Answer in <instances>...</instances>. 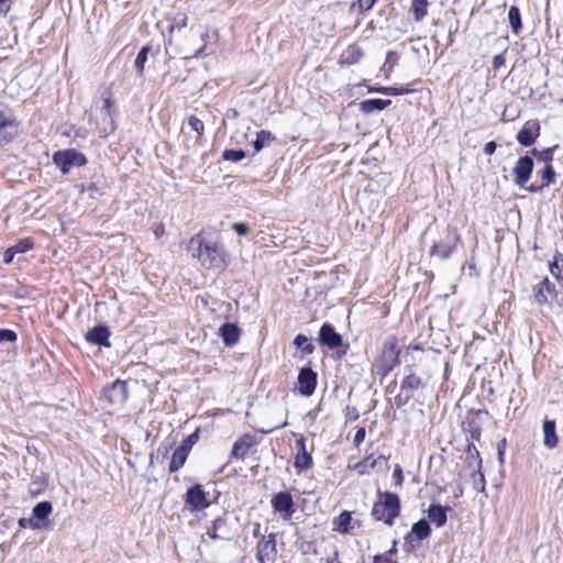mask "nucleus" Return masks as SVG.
Masks as SVG:
<instances>
[{
  "instance_id": "1",
  "label": "nucleus",
  "mask_w": 563,
  "mask_h": 563,
  "mask_svg": "<svg viewBox=\"0 0 563 563\" xmlns=\"http://www.w3.org/2000/svg\"><path fill=\"white\" fill-rule=\"evenodd\" d=\"M88 122L92 132L100 137H107L117 130L114 103L109 91H104L91 106Z\"/></svg>"
},
{
  "instance_id": "2",
  "label": "nucleus",
  "mask_w": 563,
  "mask_h": 563,
  "mask_svg": "<svg viewBox=\"0 0 563 563\" xmlns=\"http://www.w3.org/2000/svg\"><path fill=\"white\" fill-rule=\"evenodd\" d=\"M400 514L401 499L399 495L390 490L378 489L371 510L372 518L387 527H393Z\"/></svg>"
},
{
  "instance_id": "3",
  "label": "nucleus",
  "mask_w": 563,
  "mask_h": 563,
  "mask_svg": "<svg viewBox=\"0 0 563 563\" xmlns=\"http://www.w3.org/2000/svg\"><path fill=\"white\" fill-rule=\"evenodd\" d=\"M399 341L396 335H389L383 343L375 357L373 367L375 373L383 379L387 377L400 364Z\"/></svg>"
},
{
  "instance_id": "4",
  "label": "nucleus",
  "mask_w": 563,
  "mask_h": 563,
  "mask_svg": "<svg viewBox=\"0 0 563 563\" xmlns=\"http://www.w3.org/2000/svg\"><path fill=\"white\" fill-rule=\"evenodd\" d=\"M19 134V124L12 109L0 102V145L11 143Z\"/></svg>"
},
{
  "instance_id": "5",
  "label": "nucleus",
  "mask_w": 563,
  "mask_h": 563,
  "mask_svg": "<svg viewBox=\"0 0 563 563\" xmlns=\"http://www.w3.org/2000/svg\"><path fill=\"white\" fill-rule=\"evenodd\" d=\"M296 453L294 454V468L297 475L308 472L313 467L312 453L307 450L306 438L301 433H294Z\"/></svg>"
},
{
  "instance_id": "6",
  "label": "nucleus",
  "mask_w": 563,
  "mask_h": 563,
  "mask_svg": "<svg viewBox=\"0 0 563 563\" xmlns=\"http://www.w3.org/2000/svg\"><path fill=\"white\" fill-rule=\"evenodd\" d=\"M277 553V534L271 532L262 536L256 544L257 563H276Z\"/></svg>"
},
{
  "instance_id": "7",
  "label": "nucleus",
  "mask_w": 563,
  "mask_h": 563,
  "mask_svg": "<svg viewBox=\"0 0 563 563\" xmlns=\"http://www.w3.org/2000/svg\"><path fill=\"white\" fill-rule=\"evenodd\" d=\"M53 162L62 170L63 174H68L69 170L77 166L86 165V156L76 150L58 151L53 155Z\"/></svg>"
},
{
  "instance_id": "8",
  "label": "nucleus",
  "mask_w": 563,
  "mask_h": 563,
  "mask_svg": "<svg viewBox=\"0 0 563 563\" xmlns=\"http://www.w3.org/2000/svg\"><path fill=\"white\" fill-rule=\"evenodd\" d=\"M426 386L422 378L419 377L413 372H410L409 374L405 375L401 379L400 384V393L395 396V405L397 408H401L406 406L410 399L412 398V395L409 394V390H418Z\"/></svg>"
},
{
  "instance_id": "9",
  "label": "nucleus",
  "mask_w": 563,
  "mask_h": 563,
  "mask_svg": "<svg viewBox=\"0 0 563 563\" xmlns=\"http://www.w3.org/2000/svg\"><path fill=\"white\" fill-rule=\"evenodd\" d=\"M271 506L286 521L290 520L296 512L294 497L288 490L274 494L271 498Z\"/></svg>"
},
{
  "instance_id": "10",
  "label": "nucleus",
  "mask_w": 563,
  "mask_h": 563,
  "mask_svg": "<svg viewBox=\"0 0 563 563\" xmlns=\"http://www.w3.org/2000/svg\"><path fill=\"white\" fill-rule=\"evenodd\" d=\"M318 340L321 345L331 350L343 347L340 356L345 355L349 350V344H344L342 335L338 333L334 327L329 322H325L320 327Z\"/></svg>"
},
{
  "instance_id": "11",
  "label": "nucleus",
  "mask_w": 563,
  "mask_h": 563,
  "mask_svg": "<svg viewBox=\"0 0 563 563\" xmlns=\"http://www.w3.org/2000/svg\"><path fill=\"white\" fill-rule=\"evenodd\" d=\"M201 266L207 269H222L225 266V253L223 249H197V254Z\"/></svg>"
},
{
  "instance_id": "12",
  "label": "nucleus",
  "mask_w": 563,
  "mask_h": 563,
  "mask_svg": "<svg viewBox=\"0 0 563 563\" xmlns=\"http://www.w3.org/2000/svg\"><path fill=\"white\" fill-rule=\"evenodd\" d=\"M383 462H387V457L385 455L369 453L356 463H349L346 465V470L356 473L358 476H365L375 471Z\"/></svg>"
},
{
  "instance_id": "13",
  "label": "nucleus",
  "mask_w": 563,
  "mask_h": 563,
  "mask_svg": "<svg viewBox=\"0 0 563 563\" xmlns=\"http://www.w3.org/2000/svg\"><path fill=\"white\" fill-rule=\"evenodd\" d=\"M184 500L191 511H200L211 505L208 500V493L203 489V486L198 483L187 489Z\"/></svg>"
},
{
  "instance_id": "14",
  "label": "nucleus",
  "mask_w": 563,
  "mask_h": 563,
  "mask_svg": "<svg viewBox=\"0 0 563 563\" xmlns=\"http://www.w3.org/2000/svg\"><path fill=\"white\" fill-rule=\"evenodd\" d=\"M483 415H488L487 410L471 409L467 411L465 421L462 424L463 431L468 435L467 441H479L482 437V422Z\"/></svg>"
},
{
  "instance_id": "15",
  "label": "nucleus",
  "mask_w": 563,
  "mask_h": 563,
  "mask_svg": "<svg viewBox=\"0 0 563 563\" xmlns=\"http://www.w3.org/2000/svg\"><path fill=\"white\" fill-rule=\"evenodd\" d=\"M533 299L540 306H550L551 299H554L558 295L555 285L548 278L544 277L532 288Z\"/></svg>"
},
{
  "instance_id": "16",
  "label": "nucleus",
  "mask_w": 563,
  "mask_h": 563,
  "mask_svg": "<svg viewBox=\"0 0 563 563\" xmlns=\"http://www.w3.org/2000/svg\"><path fill=\"white\" fill-rule=\"evenodd\" d=\"M298 391L305 397H310L318 385V374L311 367L300 368L297 377Z\"/></svg>"
},
{
  "instance_id": "17",
  "label": "nucleus",
  "mask_w": 563,
  "mask_h": 563,
  "mask_svg": "<svg viewBox=\"0 0 563 563\" xmlns=\"http://www.w3.org/2000/svg\"><path fill=\"white\" fill-rule=\"evenodd\" d=\"M104 398L111 405H122L129 398L128 383L125 380L117 379L111 386L103 389Z\"/></svg>"
},
{
  "instance_id": "18",
  "label": "nucleus",
  "mask_w": 563,
  "mask_h": 563,
  "mask_svg": "<svg viewBox=\"0 0 563 563\" xmlns=\"http://www.w3.org/2000/svg\"><path fill=\"white\" fill-rule=\"evenodd\" d=\"M533 159L526 155L520 157L514 166L512 173L515 177V184L519 187L526 188L533 170Z\"/></svg>"
},
{
  "instance_id": "19",
  "label": "nucleus",
  "mask_w": 563,
  "mask_h": 563,
  "mask_svg": "<svg viewBox=\"0 0 563 563\" xmlns=\"http://www.w3.org/2000/svg\"><path fill=\"white\" fill-rule=\"evenodd\" d=\"M361 527V521L355 520L349 510L341 511L332 519V530L340 534H349L354 528Z\"/></svg>"
},
{
  "instance_id": "20",
  "label": "nucleus",
  "mask_w": 563,
  "mask_h": 563,
  "mask_svg": "<svg viewBox=\"0 0 563 563\" xmlns=\"http://www.w3.org/2000/svg\"><path fill=\"white\" fill-rule=\"evenodd\" d=\"M540 135V123L538 120L527 121L517 133V141L522 146H531Z\"/></svg>"
},
{
  "instance_id": "21",
  "label": "nucleus",
  "mask_w": 563,
  "mask_h": 563,
  "mask_svg": "<svg viewBox=\"0 0 563 563\" xmlns=\"http://www.w3.org/2000/svg\"><path fill=\"white\" fill-rule=\"evenodd\" d=\"M258 443L257 438L252 433H244L233 443L231 455L236 460H243L252 448Z\"/></svg>"
},
{
  "instance_id": "22",
  "label": "nucleus",
  "mask_w": 563,
  "mask_h": 563,
  "mask_svg": "<svg viewBox=\"0 0 563 563\" xmlns=\"http://www.w3.org/2000/svg\"><path fill=\"white\" fill-rule=\"evenodd\" d=\"M431 534V528L427 520L420 519L415 522L411 530L405 536L406 543L413 545L415 541H422L429 538Z\"/></svg>"
},
{
  "instance_id": "23",
  "label": "nucleus",
  "mask_w": 563,
  "mask_h": 563,
  "mask_svg": "<svg viewBox=\"0 0 563 563\" xmlns=\"http://www.w3.org/2000/svg\"><path fill=\"white\" fill-rule=\"evenodd\" d=\"M86 340L89 343L109 347L111 345L110 331L106 325H96L86 333Z\"/></svg>"
},
{
  "instance_id": "24",
  "label": "nucleus",
  "mask_w": 563,
  "mask_h": 563,
  "mask_svg": "<svg viewBox=\"0 0 563 563\" xmlns=\"http://www.w3.org/2000/svg\"><path fill=\"white\" fill-rule=\"evenodd\" d=\"M543 430V444L548 449H555L559 445L560 439L556 433L555 420L545 419L542 424Z\"/></svg>"
},
{
  "instance_id": "25",
  "label": "nucleus",
  "mask_w": 563,
  "mask_h": 563,
  "mask_svg": "<svg viewBox=\"0 0 563 563\" xmlns=\"http://www.w3.org/2000/svg\"><path fill=\"white\" fill-rule=\"evenodd\" d=\"M450 506L430 505L428 508V518L438 527H443L448 520V511H451Z\"/></svg>"
},
{
  "instance_id": "26",
  "label": "nucleus",
  "mask_w": 563,
  "mask_h": 563,
  "mask_svg": "<svg viewBox=\"0 0 563 563\" xmlns=\"http://www.w3.org/2000/svg\"><path fill=\"white\" fill-rule=\"evenodd\" d=\"M363 55H364L363 49L358 45L352 44V45L347 46L342 52V54L339 58V63L341 65H346V66L355 65V64L360 63Z\"/></svg>"
},
{
  "instance_id": "27",
  "label": "nucleus",
  "mask_w": 563,
  "mask_h": 563,
  "mask_svg": "<svg viewBox=\"0 0 563 563\" xmlns=\"http://www.w3.org/2000/svg\"><path fill=\"white\" fill-rule=\"evenodd\" d=\"M220 335L222 338L223 343L227 346H233L236 344L241 336V331L236 324L227 322L220 328Z\"/></svg>"
},
{
  "instance_id": "28",
  "label": "nucleus",
  "mask_w": 563,
  "mask_h": 563,
  "mask_svg": "<svg viewBox=\"0 0 563 563\" xmlns=\"http://www.w3.org/2000/svg\"><path fill=\"white\" fill-rule=\"evenodd\" d=\"M390 103L389 99H366L358 103V109L363 114H371L376 111H383Z\"/></svg>"
},
{
  "instance_id": "29",
  "label": "nucleus",
  "mask_w": 563,
  "mask_h": 563,
  "mask_svg": "<svg viewBox=\"0 0 563 563\" xmlns=\"http://www.w3.org/2000/svg\"><path fill=\"white\" fill-rule=\"evenodd\" d=\"M555 172L551 165H545L541 172V183H533L530 186L526 187V189L530 192L541 191L543 188L548 187L551 183L554 181Z\"/></svg>"
},
{
  "instance_id": "30",
  "label": "nucleus",
  "mask_w": 563,
  "mask_h": 563,
  "mask_svg": "<svg viewBox=\"0 0 563 563\" xmlns=\"http://www.w3.org/2000/svg\"><path fill=\"white\" fill-rule=\"evenodd\" d=\"M189 454L190 453L186 451V449L177 446L172 454L168 472L173 474L183 468Z\"/></svg>"
},
{
  "instance_id": "31",
  "label": "nucleus",
  "mask_w": 563,
  "mask_h": 563,
  "mask_svg": "<svg viewBox=\"0 0 563 563\" xmlns=\"http://www.w3.org/2000/svg\"><path fill=\"white\" fill-rule=\"evenodd\" d=\"M475 442L476 441H467V445H466L467 457H466V461H467L468 466L476 467L477 471H479L481 467H482V459H481L479 452H478V450H477V448L475 445Z\"/></svg>"
},
{
  "instance_id": "32",
  "label": "nucleus",
  "mask_w": 563,
  "mask_h": 563,
  "mask_svg": "<svg viewBox=\"0 0 563 563\" xmlns=\"http://www.w3.org/2000/svg\"><path fill=\"white\" fill-rule=\"evenodd\" d=\"M53 511V506L49 501H41L37 503L33 507V516L36 519L35 521H44L47 520L49 515Z\"/></svg>"
},
{
  "instance_id": "33",
  "label": "nucleus",
  "mask_w": 563,
  "mask_h": 563,
  "mask_svg": "<svg viewBox=\"0 0 563 563\" xmlns=\"http://www.w3.org/2000/svg\"><path fill=\"white\" fill-rule=\"evenodd\" d=\"M549 268L552 276L559 282L563 280V254L555 253L553 260L549 263Z\"/></svg>"
},
{
  "instance_id": "34",
  "label": "nucleus",
  "mask_w": 563,
  "mask_h": 563,
  "mask_svg": "<svg viewBox=\"0 0 563 563\" xmlns=\"http://www.w3.org/2000/svg\"><path fill=\"white\" fill-rule=\"evenodd\" d=\"M428 0H411V12L417 22H420L428 14Z\"/></svg>"
},
{
  "instance_id": "35",
  "label": "nucleus",
  "mask_w": 563,
  "mask_h": 563,
  "mask_svg": "<svg viewBox=\"0 0 563 563\" xmlns=\"http://www.w3.org/2000/svg\"><path fill=\"white\" fill-rule=\"evenodd\" d=\"M508 20L510 27L515 34H519L522 29L521 14L516 5H511L508 11Z\"/></svg>"
},
{
  "instance_id": "36",
  "label": "nucleus",
  "mask_w": 563,
  "mask_h": 563,
  "mask_svg": "<svg viewBox=\"0 0 563 563\" xmlns=\"http://www.w3.org/2000/svg\"><path fill=\"white\" fill-rule=\"evenodd\" d=\"M396 554H397V541L394 540L393 547L388 551H386L382 554L374 555L372 563H397L395 560Z\"/></svg>"
},
{
  "instance_id": "37",
  "label": "nucleus",
  "mask_w": 563,
  "mask_h": 563,
  "mask_svg": "<svg viewBox=\"0 0 563 563\" xmlns=\"http://www.w3.org/2000/svg\"><path fill=\"white\" fill-rule=\"evenodd\" d=\"M274 140L275 136L271 132L261 130L257 132L256 139L253 141V147L255 152H260L265 145L269 144Z\"/></svg>"
},
{
  "instance_id": "38",
  "label": "nucleus",
  "mask_w": 563,
  "mask_h": 563,
  "mask_svg": "<svg viewBox=\"0 0 563 563\" xmlns=\"http://www.w3.org/2000/svg\"><path fill=\"white\" fill-rule=\"evenodd\" d=\"M294 344L301 349L302 354L310 355L314 351V345L309 341L305 334H297L294 339Z\"/></svg>"
},
{
  "instance_id": "39",
  "label": "nucleus",
  "mask_w": 563,
  "mask_h": 563,
  "mask_svg": "<svg viewBox=\"0 0 563 563\" xmlns=\"http://www.w3.org/2000/svg\"><path fill=\"white\" fill-rule=\"evenodd\" d=\"M148 51L150 48L147 46H143L136 55L134 65L139 75H142L144 71V65L147 60Z\"/></svg>"
},
{
  "instance_id": "40",
  "label": "nucleus",
  "mask_w": 563,
  "mask_h": 563,
  "mask_svg": "<svg viewBox=\"0 0 563 563\" xmlns=\"http://www.w3.org/2000/svg\"><path fill=\"white\" fill-rule=\"evenodd\" d=\"M199 441V429L184 438L178 446L186 449L190 453L192 446Z\"/></svg>"
},
{
  "instance_id": "41",
  "label": "nucleus",
  "mask_w": 563,
  "mask_h": 563,
  "mask_svg": "<svg viewBox=\"0 0 563 563\" xmlns=\"http://www.w3.org/2000/svg\"><path fill=\"white\" fill-rule=\"evenodd\" d=\"M398 55L396 52H388L386 55V60L383 67V70L386 73V76L388 77L389 74L393 71L394 67L398 64Z\"/></svg>"
},
{
  "instance_id": "42",
  "label": "nucleus",
  "mask_w": 563,
  "mask_h": 563,
  "mask_svg": "<svg viewBox=\"0 0 563 563\" xmlns=\"http://www.w3.org/2000/svg\"><path fill=\"white\" fill-rule=\"evenodd\" d=\"M245 157V152L242 150H225L222 153V158L230 162H240Z\"/></svg>"
},
{
  "instance_id": "43",
  "label": "nucleus",
  "mask_w": 563,
  "mask_h": 563,
  "mask_svg": "<svg viewBox=\"0 0 563 563\" xmlns=\"http://www.w3.org/2000/svg\"><path fill=\"white\" fill-rule=\"evenodd\" d=\"M188 125L190 126V129L192 131L197 132L199 137L203 134L205 124L199 118H197L195 115H190L188 118Z\"/></svg>"
},
{
  "instance_id": "44",
  "label": "nucleus",
  "mask_w": 563,
  "mask_h": 563,
  "mask_svg": "<svg viewBox=\"0 0 563 563\" xmlns=\"http://www.w3.org/2000/svg\"><path fill=\"white\" fill-rule=\"evenodd\" d=\"M48 523L49 522L47 521V523L41 525L38 521H35L32 518L31 519H26V518L19 519V527L23 528V529H25L26 527H31L32 529H41V528L46 527Z\"/></svg>"
},
{
  "instance_id": "45",
  "label": "nucleus",
  "mask_w": 563,
  "mask_h": 563,
  "mask_svg": "<svg viewBox=\"0 0 563 563\" xmlns=\"http://www.w3.org/2000/svg\"><path fill=\"white\" fill-rule=\"evenodd\" d=\"M393 479L396 487L401 488L404 485L405 476L400 465H395L393 471Z\"/></svg>"
},
{
  "instance_id": "46",
  "label": "nucleus",
  "mask_w": 563,
  "mask_h": 563,
  "mask_svg": "<svg viewBox=\"0 0 563 563\" xmlns=\"http://www.w3.org/2000/svg\"><path fill=\"white\" fill-rule=\"evenodd\" d=\"M18 334L11 329H0V343L2 342H15Z\"/></svg>"
},
{
  "instance_id": "47",
  "label": "nucleus",
  "mask_w": 563,
  "mask_h": 563,
  "mask_svg": "<svg viewBox=\"0 0 563 563\" xmlns=\"http://www.w3.org/2000/svg\"><path fill=\"white\" fill-rule=\"evenodd\" d=\"M365 437H366V429H365V427H358L356 429V432H355L354 438H353V445L356 449H358L361 446V444L364 442Z\"/></svg>"
},
{
  "instance_id": "48",
  "label": "nucleus",
  "mask_w": 563,
  "mask_h": 563,
  "mask_svg": "<svg viewBox=\"0 0 563 563\" xmlns=\"http://www.w3.org/2000/svg\"><path fill=\"white\" fill-rule=\"evenodd\" d=\"M187 16L185 14H179L176 19H175V22L170 25V29L169 31L170 32H174V30H180L183 27H185L187 25Z\"/></svg>"
},
{
  "instance_id": "49",
  "label": "nucleus",
  "mask_w": 563,
  "mask_h": 563,
  "mask_svg": "<svg viewBox=\"0 0 563 563\" xmlns=\"http://www.w3.org/2000/svg\"><path fill=\"white\" fill-rule=\"evenodd\" d=\"M388 96H401L411 92V89L405 87H387L385 90Z\"/></svg>"
},
{
  "instance_id": "50",
  "label": "nucleus",
  "mask_w": 563,
  "mask_h": 563,
  "mask_svg": "<svg viewBox=\"0 0 563 563\" xmlns=\"http://www.w3.org/2000/svg\"><path fill=\"white\" fill-rule=\"evenodd\" d=\"M377 0H356L355 5H357L361 12L371 10Z\"/></svg>"
},
{
  "instance_id": "51",
  "label": "nucleus",
  "mask_w": 563,
  "mask_h": 563,
  "mask_svg": "<svg viewBox=\"0 0 563 563\" xmlns=\"http://www.w3.org/2000/svg\"><path fill=\"white\" fill-rule=\"evenodd\" d=\"M506 446H507V440L504 438L497 444L498 460L500 463H504Z\"/></svg>"
},
{
  "instance_id": "52",
  "label": "nucleus",
  "mask_w": 563,
  "mask_h": 563,
  "mask_svg": "<svg viewBox=\"0 0 563 563\" xmlns=\"http://www.w3.org/2000/svg\"><path fill=\"white\" fill-rule=\"evenodd\" d=\"M232 229L239 234V235H245L249 233V227L241 222H235L232 224Z\"/></svg>"
},
{
  "instance_id": "53",
  "label": "nucleus",
  "mask_w": 563,
  "mask_h": 563,
  "mask_svg": "<svg viewBox=\"0 0 563 563\" xmlns=\"http://www.w3.org/2000/svg\"><path fill=\"white\" fill-rule=\"evenodd\" d=\"M506 64L505 54H498L493 58V67L494 69H499Z\"/></svg>"
},
{
  "instance_id": "54",
  "label": "nucleus",
  "mask_w": 563,
  "mask_h": 563,
  "mask_svg": "<svg viewBox=\"0 0 563 563\" xmlns=\"http://www.w3.org/2000/svg\"><path fill=\"white\" fill-rule=\"evenodd\" d=\"M467 269L470 275L478 276L479 271L477 269V264L475 262V257L472 256L471 260L467 262Z\"/></svg>"
},
{
  "instance_id": "55",
  "label": "nucleus",
  "mask_w": 563,
  "mask_h": 563,
  "mask_svg": "<svg viewBox=\"0 0 563 563\" xmlns=\"http://www.w3.org/2000/svg\"><path fill=\"white\" fill-rule=\"evenodd\" d=\"M345 417H346V420H350V421L358 419L357 409L355 407H351V408L347 407Z\"/></svg>"
},
{
  "instance_id": "56",
  "label": "nucleus",
  "mask_w": 563,
  "mask_h": 563,
  "mask_svg": "<svg viewBox=\"0 0 563 563\" xmlns=\"http://www.w3.org/2000/svg\"><path fill=\"white\" fill-rule=\"evenodd\" d=\"M496 147H497L496 143L494 141H490L485 144L484 153L486 155H493L496 151Z\"/></svg>"
},
{
  "instance_id": "57",
  "label": "nucleus",
  "mask_w": 563,
  "mask_h": 563,
  "mask_svg": "<svg viewBox=\"0 0 563 563\" xmlns=\"http://www.w3.org/2000/svg\"><path fill=\"white\" fill-rule=\"evenodd\" d=\"M14 254H15V252L13 251V249H5V251L3 253V262L5 264L11 263L14 257Z\"/></svg>"
},
{
  "instance_id": "58",
  "label": "nucleus",
  "mask_w": 563,
  "mask_h": 563,
  "mask_svg": "<svg viewBox=\"0 0 563 563\" xmlns=\"http://www.w3.org/2000/svg\"><path fill=\"white\" fill-rule=\"evenodd\" d=\"M225 523V518L218 517L212 521L213 530H219Z\"/></svg>"
},
{
  "instance_id": "59",
  "label": "nucleus",
  "mask_w": 563,
  "mask_h": 563,
  "mask_svg": "<svg viewBox=\"0 0 563 563\" xmlns=\"http://www.w3.org/2000/svg\"><path fill=\"white\" fill-rule=\"evenodd\" d=\"M191 244L192 245H196L198 247H201L203 246V239H202V235L201 234H197L196 236H194L191 239Z\"/></svg>"
},
{
  "instance_id": "60",
  "label": "nucleus",
  "mask_w": 563,
  "mask_h": 563,
  "mask_svg": "<svg viewBox=\"0 0 563 563\" xmlns=\"http://www.w3.org/2000/svg\"><path fill=\"white\" fill-rule=\"evenodd\" d=\"M253 537L254 538H261L262 534H261V523L260 522H254L253 523Z\"/></svg>"
},
{
  "instance_id": "61",
  "label": "nucleus",
  "mask_w": 563,
  "mask_h": 563,
  "mask_svg": "<svg viewBox=\"0 0 563 563\" xmlns=\"http://www.w3.org/2000/svg\"><path fill=\"white\" fill-rule=\"evenodd\" d=\"M386 89H387V87H383V86H375V87H369V88H368V91H369V92H377V93H384V95H386V91H385Z\"/></svg>"
},
{
  "instance_id": "62",
  "label": "nucleus",
  "mask_w": 563,
  "mask_h": 563,
  "mask_svg": "<svg viewBox=\"0 0 563 563\" xmlns=\"http://www.w3.org/2000/svg\"><path fill=\"white\" fill-rule=\"evenodd\" d=\"M208 536L209 538L213 539V540H217L220 538V536L218 534V530H213V527H211L208 531Z\"/></svg>"
},
{
  "instance_id": "63",
  "label": "nucleus",
  "mask_w": 563,
  "mask_h": 563,
  "mask_svg": "<svg viewBox=\"0 0 563 563\" xmlns=\"http://www.w3.org/2000/svg\"><path fill=\"white\" fill-rule=\"evenodd\" d=\"M9 0H0V13L3 12V7Z\"/></svg>"
},
{
  "instance_id": "64",
  "label": "nucleus",
  "mask_w": 563,
  "mask_h": 563,
  "mask_svg": "<svg viewBox=\"0 0 563 563\" xmlns=\"http://www.w3.org/2000/svg\"><path fill=\"white\" fill-rule=\"evenodd\" d=\"M208 37H209V32L208 31H206L205 33L201 34V38L203 41L208 40Z\"/></svg>"
}]
</instances>
